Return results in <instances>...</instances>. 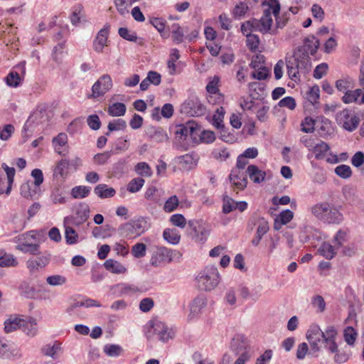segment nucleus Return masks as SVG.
<instances>
[{
    "instance_id": "obj_59",
    "label": "nucleus",
    "mask_w": 364,
    "mask_h": 364,
    "mask_svg": "<svg viewBox=\"0 0 364 364\" xmlns=\"http://www.w3.org/2000/svg\"><path fill=\"white\" fill-rule=\"evenodd\" d=\"M90 209L87 204H80L76 210V215L80 223H83L89 217Z\"/></svg>"
},
{
    "instance_id": "obj_55",
    "label": "nucleus",
    "mask_w": 364,
    "mask_h": 364,
    "mask_svg": "<svg viewBox=\"0 0 364 364\" xmlns=\"http://www.w3.org/2000/svg\"><path fill=\"white\" fill-rule=\"evenodd\" d=\"M144 180L142 178H136L132 179L127 186V190L130 193L139 191L144 184Z\"/></svg>"
},
{
    "instance_id": "obj_52",
    "label": "nucleus",
    "mask_w": 364,
    "mask_h": 364,
    "mask_svg": "<svg viewBox=\"0 0 364 364\" xmlns=\"http://www.w3.org/2000/svg\"><path fill=\"white\" fill-rule=\"evenodd\" d=\"M105 353L110 357L119 356L123 352V349L119 345L108 344L104 347Z\"/></svg>"
},
{
    "instance_id": "obj_47",
    "label": "nucleus",
    "mask_w": 364,
    "mask_h": 364,
    "mask_svg": "<svg viewBox=\"0 0 364 364\" xmlns=\"http://www.w3.org/2000/svg\"><path fill=\"white\" fill-rule=\"evenodd\" d=\"M179 205V200L176 195L169 197L165 202L164 210L166 213L174 211Z\"/></svg>"
},
{
    "instance_id": "obj_36",
    "label": "nucleus",
    "mask_w": 364,
    "mask_h": 364,
    "mask_svg": "<svg viewBox=\"0 0 364 364\" xmlns=\"http://www.w3.org/2000/svg\"><path fill=\"white\" fill-rule=\"evenodd\" d=\"M325 336V331H322L318 326H311L306 333V338L308 341H321Z\"/></svg>"
},
{
    "instance_id": "obj_13",
    "label": "nucleus",
    "mask_w": 364,
    "mask_h": 364,
    "mask_svg": "<svg viewBox=\"0 0 364 364\" xmlns=\"http://www.w3.org/2000/svg\"><path fill=\"white\" fill-rule=\"evenodd\" d=\"M183 111L191 116H202L205 114V107L197 98L186 100L183 106Z\"/></svg>"
},
{
    "instance_id": "obj_16",
    "label": "nucleus",
    "mask_w": 364,
    "mask_h": 364,
    "mask_svg": "<svg viewBox=\"0 0 364 364\" xmlns=\"http://www.w3.org/2000/svg\"><path fill=\"white\" fill-rule=\"evenodd\" d=\"M229 179L235 190L241 191L247 187V171L232 168L229 176Z\"/></svg>"
},
{
    "instance_id": "obj_57",
    "label": "nucleus",
    "mask_w": 364,
    "mask_h": 364,
    "mask_svg": "<svg viewBox=\"0 0 364 364\" xmlns=\"http://www.w3.org/2000/svg\"><path fill=\"white\" fill-rule=\"evenodd\" d=\"M146 245L144 243H136L132 248V254L136 258H141L146 255Z\"/></svg>"
},
{
    "instance_id": "obj_40",
    "label": "nucleus",
    "mask_w": 364,
    "mask_h": 364,
    "mask_svg": "<svg viewBox=\"0 0 364 364\" xmlns=\"http://www.w3.org/2000/svg\"><path fill=\"white\" fill-rule=\"evenodd\" d=\"M85 16L84 8L82 4H77L73 8L70 21L73 25H77L80 19Z\"/></svg>"
},
{
    "instance_id": "obj_9",
    "label": "nucleus",
    "mask_w": 364,
    "mask_h": 364,
    "mask_svg": "<svg viewBox=\"0 0 364 364\" xmlns=\"http://www.w3.org/2000/svg\"><path fill=\"white\" fill-rule=\"evenodd\" d=\"M1 168L6 173V178L4 174L0 171V195L3 193L9 195L11 191L16 170L14 167H9L5 163L1 164Z\"/></svg>"
},
{
    "instance_id": "obj_42",
    "label": "nucleus",
    "mask_w": 364,
    "mask_h": 364,
    "mask_svg": "<svg viewBox=\"0 0 364 364\" xmlns=\"http://www.w3.org/2000/svg\"><path fill=\"white\" fill-rule=\"evenodd\" d=\"M348 240V232L344 230H339L333 237V243L334 246L338 249L341 247Z\"/></svg>"
},
{
    "instance_id": "obj_48",
    "label": "nucleus",
    "mask_w": 364,
    "mask_h": 364,
    "mask_svg": "<svg viewBox=\"0 0 364 364\" xmlns=\"http://www.w3.org/2000/svg\"><path fill=\"white\" fill-rule=\"evenodd\" d=\"M212 156L219 161H224L230 157V152L227 148H215L212 151Z\"/></svg>"
},
{
    "instance_id": "obj_44",
    "label": "nucleus",
    "mask_w": 364,
    "mask_h": 364,
    "mask_svg": "<svg viewBox=\"0 0 364 364\" xmlns=\"http://www.w3.org/2000/svg\"><path fill=\"white\" fill-rule=\"evenodd\" d=\"M180 58V55L178 50L177 49H173L169 59L167 63L168 72L171 75H174L176 73V61L178 60Z\"/></svg>"
},
{
    "instance_id": "obj_20",
    "label": "nucleus",
    "mask_w": 364,
    "mask_h": 364,
    "mask_svg": "<svg viewBox=\"0 0 364 364\" xmlns=\"http://www.w3.org/2000/svg\"><path fill=\"white\" fill-rule=\"evenodd\" d=\"M50 262L49 255H43L36 258L30 259L26 262L27 268L31 274L43 269Z\"/></svg>"
},
{
    "instance_id": "obj_11",
    "label": "nucleus",
    "mask_w": 364,
    "mask_h": 364,
    "mask_svg": "<svg viewBox=\"0 0 364 364\" xmlns=\"http://www.w3.org/2000/svg\"><path fill=\"white\" fill-rule=\"evenodd\" d=\"M188 225L195 232V240L198 242L204 243L210 234V225L202 220H189Z\"/></svg>"
},
{
    "instance_id": "obj_5",
    "label": "nucleus",
    "mask_w": 364,
    "mask_h": 364,
    "mask_svg": "<svg viewBox=\"0 0 364 364\" xmlns=\"http://www.w3.org/2000/svg\"><path fill=\"white\" fill-rule=\"evenodd\" d=\"M154 336H157L158 340L162 342H167L173 338L174 332L164 322L154 320L149 322L146 336L148 339H152Z\"/></svg>"
},
{
    "instance_id": "obj_37",
    "label": "nucleus",
    "mask_w": 364,
    "mask_h": 364,
    "mask_svg": "<svg viewBox=\"0 0 364 364\" xmlns=\"http://www.w3.org/2000/svg\"><path fill=\"white\" fill-rule=\"evenodd\" d=\"M329 149L330 147L328 144L324 141H320L313 146L312 150L316 159H322L324 158Z\"/></svg>"
},
{
    "instance_id": "obj_32",
    "label": "nucleus",
    "mask_w": 364,
    "mask_h": 364,
    "mask_svg": "<svg viewBox=\"0 0 364 364\" xmlns=\"http://www.w3.org/2000/svg\"><path fill=\"white\" fill-rule=\"evenodd\" d=\"M96 195L101 198H107L113 197L115 194V190L113 188H108L106 184H99L94 190Z\"/></svg>"
},
{
    "instance_id": "obj_56",
    "label": "nucleus",
    "mask_w": 364,
    "mask_h": 364,
    "mask_svg": "<svg viewBox=\"0 0 364 364\" xmlns=\"http://www.w3.org/2000/svg\"><path fill=\"white\" fill-rule=\"evenodd\" d=\"M237 202L232 198L225 196L223 198V212L228 214L235 210Z\"/></svg>"
},
{
    "instance_id": "obj_38",
    "label": "nucleus",
    "mask_w": 364,
    "mask_h": 364,
    "mask_svg": "<svg viewBox=\"0 0 364 364\" xmlns=\"http://www.w3.org/2000/svg\"><path fill=\"white\" fill-rule=\"evenodd\" d=\"M127 108L124 103L115 102L108 107V113L111 116L120 117L123 116L126 112Z\"/></svg>"
},
{
    "instance_id": "obj_19",
    "label": "nucleus",
    "mask_w": 364,
    "mask_h": 364,
    "mask_svg": "<svg viewBox=\"0 0 364 364\" xmlns=\"http://www.w3.org/2000/svg\"><path fill=\"white\" fill-rule=\"evenodd\" d=\"M4 325L5 333H9L18 329H21L23 326L26 325V320L16 314L10 315L9 318L4 321Z\"/></svg>"
},
{
    "instance_id": "obj_33",
    "label": "nucleus",
    "mask_w": 364,
    "mask_h": 364,
    "mask_svg": "<svg viewBox=\"0 0 364 364\" xmlns=\"http://www.w3.org/2000/svg\"><path fill=\"white\" fill-rule=\"evenodd\" d=\"M163 237L168 242L176 245L180 242L181 235L174 228H166L164 230Z\"/></svg>"
},
{
    "instance_id": "obj_17",
    "label": "nucleus",
    "mask_w": 364,
    "mask_h": 364,
    "mask_svg": "<svg viewBox=\"0 0 364 364\" xmlns=\"http://www.w3.org/2000/svg\"><path fill=\"white\" fill-rule=\"evenodd\" d=\"M338 335V331L333 326H328L325 328V336L323 342L325 344V348L331 353H336L338 347L336 342Z\"/></svg>"
},
{
    "instance_id": "obj_39",
    "label": "nucleus",
    "mask_w": 364,
    "mask_h": 364,
    "mask_svg": "<svg viewBox=\"0 0 364 364\" xmlns=\"http://www.w3.org/2000/svg\"><path fill=\"white\" fill-rule=\"evenodd\" d=\"M67 134L65 133H60L53 139V143L54 144L55 151L60 155H64L63 154L62 148L67 144Z\"/></svg>"
},
{
    "instance_id": "obj_22",
    "label": "nucleus",
    "mask_w": 364,
    "mask_h": 364,
    "mask_svg": "<svg viewBox=\"0 0 364 364\" xmlns=\"http://www.w3.org/2000/svg\"><path fill=\"white\" fill-rule=\"evenodd\" d=\"M109 26H105L97 34L95 39L93 41V48L97 53H101L103 48L107 46V38L109 35Z\"/></svg>"
},
{
    "instance_id": "obj_1",
    "label": "nucleus",
    "mask_w": 364,
    "mask_h": 364,
    "mask_svg": "<svg viewBox=\"0 0 364 364\" xmlns=\"http://www.w3.org/2000/svg\"><path fill=\"white\" fill-rule=\"evenodd\" d=\"M311 213L317 220L326 224H340L343 220L341 207L326 201L314 205Z\"/></svg>"
},
{
    "instance_id": "obj_18",
    "label": "nucleus",
    "mask_w": 364,
    "mask_h": 364,
    "mask_svg": "<svg viewBox=\"0 0 364 364\" xmlns=\"http://www.w3.org/2000/svg\"><path fill=\"white\" fill-rule=\"evenodd\" d=\"M219 77L214 76L206 86V90L209 93L208 101L213 104L223 101V95L219 92Z\"/></svg>"
},
{
    "instance_id": "obj_35",
    "label": "nucleus",
    "mask_w": 364,
    "mask_h": 364,
    "mask_svg": "<svg viewBox=\"0 0 364 364\" xmlns=\"http://www.w3.org/2000/svg\"><path fill=\"white\" fill-rule=\"evenodd\" d=\"M81 306H85L87 308L92 307V306L100 307V306H101V304L98 301H97L94 299H87L84 301H76V302L73 303V304H71L70 306L68 307L66 311L69 314H71L72 311H73L75 309L81 307Z\"/></svg>"
},
{
    "instance_id": "obj_30",
    "label": "nucleus",
    "mask_w": 364,
    "mask_h": 364,
    "mask_svg": "<svg viewBox=\"0 0 364 364\" xmlns=\"http://www.w3.org/2000/svg\"><path fill=\"white\" fill-rule=\"evenodd\" d=\"M267 7L264 10L263 15L267 17H272V14L277 17L279 14L280 4L278 0H269L264 4Z\"/></svg>"
},
{
    "instance_id": "obj_29",
    "label": "nucleus",
    "mask_w": 364,
    "mask_h": 364,
    "mask_svg": "<svg viewBox=\"0 0 364 364\" xmlns=\"http://www.w3.org/2000/svg\"><path fill=\"white\" fill-rule=\"evenodd\" d=\"M269 223L266 220H262L258 225L255 237L252 240L251 243L253 246L259 245L262 237L269 231Z\"/></svg>"
},
{
    "instance_id": "obj_60",
    "label": "nucleus",
    "mask_w": 364,
    "mask_h": 364,
    "mask_svg": "<svg viewBox=\"0 0 364 364\" xmlns=\"http://www.w3.org/2000/svg\"><path fill=\"white\" fill-rule=\"evenodd\" d=\"M319 87L314 85L306 92V98L311 104H316L319 99Z\"/></svg>"
},
{
    "instance_id": "obj_63",
    "label": "nucleus",
    "mask_w": 364,
    "mask_h": 364,
    "mask_svg": "<svg viewBox=\"0 0 364 364\" xmlns=\"http://www.w3.org/2000/svg\"><path fill=\"white\" fill-rule=\"evenodd\" d=\"M248 9H249L248 6L247 5L246 3L240 2L239 4H236V6H235V8L233 9V12H232L233 16L235 18H240L242 17L243 16H245V14L247 11Z\"/></svg>"
},
{
    "instance_id": "obj_28",
    "label": "nucleus",
    "mask_w": 364,
    "mask_h": 364,
    "mask_svg": "<svg viewBox=\"0 0 364 364\" xmlns=\"http://www.w3.org/2000/svg\"><path fill=\"white\" fill-rule=\"evenodd\" d=\"M70 166V161L66 159H62L58 161L53 170V176L55 178H65L68 176V170Z\"/></svg>"
},
{
    "instance_id": "obj_58",
    "label": "nucleus",
    "mask_w": 364,
    "mask_h": 364,
    "mask_svg": "<svg viewBox=\"0 0 364 364\" xmlns=\"http://www.w3.org/2000/svg\"><path fill=\"white\" fill-rule=\"evenodd\" d=\"M335 173L343 178H348L352 175V171L349 166L342 164L335 168Z\"/></svg>"
},
{
    "instance_id": "obj_41",
    "label": "nucleus",
    "mask_w": 364,
    "mask_h": 364,
    "mask_svg": "<svg viewBox=\"0 0 364 364\" xmlns=\"http://www.w3.org/2000/svg\"><path fill=\"white\" fill-rule=\"evenodd\" d=\"M358 333L355 330L351 327L348 326L343 331V338L345 341L349 346H353L357 338Z\"/></svg>"
},
{
    "instance_id": "obj_46",
    "label": "nucleus",
    "mask_w": 364,
    "mask_h": 364,
    "mask_svg": "<svg viewBox=\"0 0 364 364\" xmlns=\"http://www.w3.org/2000/svg\"><path fill=\"white\" fill-rule=\"evenodd\" d=\"M225 114L224 108L220 107L215 110V114L213 116V125L217 128L220 129L223 127V122Z\"/></svg>"
},
{
    "instance_id": "obj_51",
    "label": "nucleus",
    "mask_w": 364,
    "mask_h": 364,
    "mask_svg": "<svg viewBox=\"0 0 364 364\" xmlns=\"http://www.w3.org/2000/svg\"><path fill=\"white\" fill-rule=\"evenodd\" d=\"M301 129L304 133H312L315 129V120L306 117L301 123Z\"/></svg>"
},
{
    "instance_id": "obj_3",
    "label": "nucleus",
    "mask_w": 364,
    "mask_h": 364,
    "mask_svg": "<svg viewBox=\"0 0 364 364\" xmlns=\"http://www.w3.org/2000/svg\"><path fill=\"white\" fill-rule=\"evenodd\" d=\"M146 229V220L144 218L139 217L122 224L118 228V232L122 237L133 239L140 236Z\"/></svg>"
},
{
    "instance_id": "obj_2",
    "label": "nucleus",
    "mask_w": 364,
    "mask_h": 364,
    "mask_svg": "<svg viewBox=\"0 0 364 364\" xmlns=\"http://www.w3.org/2000/svg\"><path fill=\"white\" fill-rule=\"evenodd\" d=\"M299 55L294 53L291 58L287 60L288 75L295 82L299 80L300 73L305 75L311 67V60Z\"/></svg>"
},
{
    "instance_id": "obj_53",
    "label": "nucleus",
    "mask_w": 364,
    "mask_h": 364,
    "mask_svg": "<svg viewBox=\"0 0 364 364\" xmlns=\"http://www.w3.org/2000/svg\"><path fill=\"white\" fill-rule=\"evenodd\" d=\"M46 282L50 286H62L67 282V279L60 274L48 276L46 278Z\"/></svg>"
},
{
    "instance_id": "obj_61",
    "label": "nucleus",
    "mask_w": 364,
    "mask_h": 364,
    "mask_svg": "<svg viewBox=\"0 0 364 364\" xmlns=\"http://www.w3.org/2000/svg\"><path fill=\"white\" fill-rule=\"evenodd\" d=\"M247 37V46L250 50L255 51L259 48V38L258 36L255 34H246Z\"/></svg>"
},
{
    "instance_id": "obj_8",
    "label": "nucleus",
    "mask_w": 364,
    "mask_h": 364,
    "mask_svg": "<svg viewBox=\"0 0 364 364\" xmlns=\"http://www.w3.org/2000/svg\"><path fill=\"white\" fill-rule=\"evenodd\" d=\"M173 259V251L163 246L155 247L151 253L150 264L154 267H159L169 263Z\"/></svg>"
},
{
    "instance_id": "obj_23",
    "label": "nucleus",
    "mask_w": 364,
    "mask_h": 364,
    "mask_svg": "<svg viewBox=\"0 0 364 364\" xmlns=\"http://www.w3.org/2000/svg\"><path fill=\"white\" fill-rule=\"evenodd\" d=\"M342 100L346 104L352 102H356L359 105L364 104V90L362 89L349 90L344 94Z\"/></svg>"
},
{
    "instance_id": "obj_14",
    "label": "nucleus",
    "mask_w": 364,
    "mask_h": 364,
    "mask_svg": "<svg viewBox=\"0 0 364 364\" xmlns=\"http://www.w3.org/2000/svg\"><path fill=\"white\" fill-rule=\"evenodd\" d=\"M21 356L20 350L13 343L4 342L0 339V358L12 360Z\"/></svg>"
},
{
    "instance_id": "obj_45",
    "label": "nucleus",
    "mask_w": 364,
    "mask_h": 364,
    "mask_svg": "<svg viewBox=\"0 0 364 364\" xmlns=\"http://www.w3.org/2000/svg\"><path fill=\"white\" fill-rule=\"evenodd\" d=\"M135 171L141 176L150 177L152 171L149 165L146 162L138 163L134 168Z\"/></svg>"
},
{
    "instance_id": "obj_4",
    "label": "nucleus",
    "mask_w": 364,
    "mask_h": 364,
    "mask_svg": "<svg viewBox=\"0 0 364 364\" xmlns=\"http://www.w3.org/2000/svg\"><path fill=\"white\" fill-rule=\"evenodd\" d=\"M197 284L200 289L210 291L215 289L219 283V273L217 268L206 267L196 277Z\"/></svg>"
},
{
    "instance_id": "obj_15",
    "label": "nucleus",
    "mask_w": 364,
    "mask_h": 364,
    "mask_svg": "<svg viewBox=\"0 0 364 364\" xmlns=\"http://www.w3.org/2000/svg\"><path fill=\"white\" fill-rule=\"evenodd\" d=\"M112 87V81L109 75H104L93 85L92 91L93 97L105 95Z\"/></svg>"
},
{
    "instance_id": "obj_34",
    "label": "nucleus",
    "mask_w": 364,
    "mask_h": 364,
    "mask_svg": "<svg viewBox=\"0 0 364 364\" xmlns=\"http://www.w3.org/2000/svg\"><path fill=\"white\" fill-rule=\"evenodd\" d=\"M337 250L334 245H332L328 242H323L318 249V252L326 259H331L336 255Z\"/></svg>"
},
{
    "instance_id": "obj_50",
    "label": "nucleus",
    "mask_w": 364,
    "mask_h": 364,
    "mask_svg": "<svg viewBox=\"0 0 364 364\" xmlns=\"http://www.w3.org/2000/svg\"><path fill=\"white\" fill-rule=\"evenodd\" d=\"M254 70L255 71H253L251 74V77L252 79L264 80L267 79L270 75L269 70L267 67L256 68Z\"/></svg>"
},
{
    "instance_id": "obj_6",
    "label": "nucleus",
    "mask_w": 364,
    "mask_h": 364,
    "mask_svg": "<svg viewBox=\"0 0 364 364\" xmlns=\"http://www.w3.org/2000/svg\"><path fill=\"white\" fill-rule=\"evenodd\" d=\"M230 348L237 358L249 360L252 356L249 341L242 334H236L232 338Z\"/></svg>"
},
{
    "instance_id": "obj_12",
    "label": "nucleus",
    "mask_w": 364,
    "mask_h": 364,
    "mask_svg": "<svg viewBox=\"0 0 364 364\" xmlns=\"http://www.w3.org/2000/svg\"><path fill=\"white\" fill-rule=\"evenodd\" d=\"M36 236V232L33 230L22 235L21 237L23 241L17 245V249L24 252L38 255L39 253V245L31 242V240H35Z\"/></svg>"
},
{
    "instance_id": "obj_49",
    "label": "nucleus",
    "mask_w": 364,
    "mask_h": 364,
    "mask_svg": "<svg viewBox=\"0 0 364 364\" xmlns=\"http://www.w3.org/2000/svg\"><path fill=\"white\" fill-rule=\"evenodd\" d=\"M21 82V78L17 72H10L6 77V82L9 87H16Z\"/></svg>"
},
{
    "instance_id": "obj_31",
    "label": "nucleus",
    "mask_w": 364,
    "mask_h": 364,
    "mask_svg": "<svg viewBox=\"0 0 364 364\" xmlns=\"http://www.w3.org/2000/svg\"><path fill=\"white\" fill-rule=\"evenodd\" d=\"M336 87L340 92L346 93L354 87V80L349 76L343 77L336 82Z\"/></svg>"
},
{
    "instance_id": "obj_62",
    "label": "nucleus",
    "mask_w": 364,
    "mask_h": 364,
    "mask_svg": "<svg viewBox=\"0 0 364 364\" xmlns=\"http://www.w3.org/2000/svg\"><path fill=\"white\" fill-rule=\"evenodd\" d=\"M170 223L176 227L184 228L186 225V219L182 214H173L169 219Z\"/></svg>"
},
{
    "instance_id": "obj_26",
    "label": "nucleus",
    "mask_w": 364,
    "mask_h": 364,
    "mask_svg": "<svg viewBox=\"0 0 364 364\" xmlns=\"http://www.w3.org/2000/svg\"><path fill=\"white\" fill-rule=\"evenodd\" d=\"M105 268L113 274H124L127 272V268L119 262L113 259H109L104 263Z\"/></svg>"
},
{
    "instance_id": "obj_54",
    "label": "nucleus",
    "mask_w": 364,
    "mask_h": 364,
    "mask_svg": "<svg viewBox=\"0 0 364 364\" xmlns=\"http://www.w3.org/2000/svg\"><path fill=\"white\" fill-rule=\"evenodd\" d=\"M107 127L109 132L106 133V135H109L110 132L124 130L127 127V123L124 119H118L113 122H110Z\"/></svg>"
},
{
    "instance_id": "obj_25",
    "label": "nucleus",
    "mask_w": 364,
    "mask_h": 364,
    "mask_svg": "<svg viewBox=\"0 0 364 364\" xmlns=\"http://www.w3.org/2000/svg\"><path fill=\"white\" fill-rule=\"evenodd\" d=\"M250 96L255 99H259L266 95V85L264 82H252L248 84Z\"/></svg>"
},
{
    "instance_id": "obj_43",
    "label": "nucleus",
    "mask_w": 364,
    "mask_h": 364,
    "mask_svg": "<svg viewBox=\"0 0 364 364\" xmlns=\"http://www.w3.org/2000/svg\"><path fill=\"white\" fill-rule=\"evenodd\" d=\"M90 188L85 186L74 187L71 191V195L74 198H83L88 196Z\"/></svg>"
},
{
    "instance_id": "obj_10",
    "label": "nucleus",
    "mask_w": 364,
    "mask_h": 364,
    "mask_svg": "<svg viewBox=\"0 0 364 364\" xmlns=\"http://www.w3.org/2000/svg\"><path fill=\"white\" fill-rule=\"evenodd\" d=\"M320 46V41L314 36L306 38L304 41V45L299 46L294 52V54H301V57H304L307 60H310L309 54L314 55Z\"/></svg>"
},
{
    "instance_id": "obj_64",
    "label": "nucleus",
    "mask_w": 364,
    "mask_h": 364,
    "mask_svg": "<svg viewBox=\"0 0 364 364\" xmlns=\"http://www.w3.org/2000/svg\"><path fill=\"white\" fill-rule=\"evenodd\" d=\"M65 237L66 242L69 245H73L77 242L78 235L75 230L71 227H66L65 232Z\"/></svg>"
},
{
    "instance_id": "obj_7",
    "label": "nucleus",
    "mask_w": 364,
    "mask_h": 364,
    "mask_svg": "<svg viewBox=\"0 0 364 364\" xmlns=\"http://www.w3.org/2000/svg\"><path fill=\"white\" fill-rule=\"evenodd\" d=\"M336 121L346 130L353 132L358 127L360 119L350 110L345 109L337 114Z\"/></svg>"
},
{
    "instance_id": "obj_24",
    "label": "nucleus",
    "mask_w": 364,
    "mask_h": 364,
    "mask_svg": "<svg viewBox=\"0 0 364 364\" xmlns=\"http://www.w3.org/2000/svg\"><path fill=\"white\" fill-rule=\"evenodd\" d=\"M246 171L250 180L255 183H260L265 180L266 172L259 169L255 165L248 166Z\"/></svg>"
},
{
    "instance_id": "obj_21",
    "label": "nucleus",
    "mask_w": 364,
    "mask_h": 364,
    "mask_svg": "<svg viewBox=\"0 0 364 364\" xmlns=\"http://www.w3.org/2000/svg\"><path fill=\"white\" fill-rule=\"evenodd\" d=\"M198 130V124L193 120H190L185 124L178 125L176 131V134L178 136L179 135L181 138H186L188 136L194 137V135L197 134Z\"/></svg>"
},
{
    "instance_id": "obj_27",
    "label": "nucleus",
    "mask_w": 364,
    "mask_h": 364,
    "mask_svg": "<svg viewBox=\"0 0 364 364\" xmlns=\"http://www.w3.org/2000/svg\"><path fill=\"white\" fill-rule=\"evenodd\" d=\"M256 21L257 22L256 27L257 31L262 33H275L274 31H272V26L273 23L272 17L262 16L259 20L256 19Z\"/></svg>"
}]
</instances>
